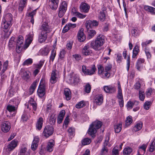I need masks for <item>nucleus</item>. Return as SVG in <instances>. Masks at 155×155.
<instances>
[{"mask_svg": "<svg viewBox=\"0 0 155 155\" xmlns=\"http://www.w3.org/2000/svg\"><path fill=\"white\" fill-rule=\"evenodd\" d=\"M102 124V122L100 121L96 120L93 122L90 126L88 130V134L92 137H94L97 130L100 128Z\"/></svg>", "mask_w": 155, "mask_h": 155, "instance_id": "1", "label": "nucleus"}, {"mask_svg": "<svg viewBox=\"0 0 155 155\" xmlns=\"http://www.w3.org/2000/svg\"><path fill=\"white\" fill-rule=\"evenodd\" d=\"M104 42V36L102 35H99L95 41H92L90 45L95 50H99L100 48L102 46Z\"/></svg>", "mask_w": 155, "mask_h": 155, "instance_id": "2", "label": "nucleus"}, {"mask_svg": "<svg viewBox=\"0 0 155 155\" xmlns=\"http://www.w3.org/2000/svg\"><path fill=\"white\" fill-rule=\"evenodd\" d=\"M46 83L44 79H41L38 90L39 96L41 97H43L45 94Z\"/></svg>", "mask_w": 155, "mask_h": 155, "instance_id": "3", "label": "nucleus"}, {"mask_svg": "<svg viewBox=\"0 0 155 155\" xmlns=\"http://www.w3.org/2000/svg\"><path fill=\"white\" fill-rule=\"evenodd\" d=\"M109 140V136H107L105 137V142L103 146V147L101 149L100 154L101 155H106L107 154L108 152V150L107 147V146L108 147L110 146V144H108V142Z\"/></svg>", "mask_w": 155, "mask_h": 155, "instance_id": "4", "label": "nucleus"}, {"mask_svg": "<svg viewBox=\"0 0 155 155\" xmlns=\"http://www.w3.org/2000/svg\"><path fill=\"white\" fill-rule=\"evenodd\" d=\"M53 131L54 128L53 127L48 125L45 127L42 135L45 137L47 138L53 134Z\"/></svg>", "mask_w": 155, "mask_h": 155, "instance_id": "5", "label": "nucleus"}, {"mask_svg": "<svg viewBox=\"0 0 155 155\" xmlns=\"http://www.w3.org/2000/svg\"><path fill=\"white\" fill-rule=\"evenodd\" d=\"M67 9V3L65 1H63L60 5L58 8V16L60 18L62 17Z\"/></svg>", "mask_w": 155, "mask_h": 155, "instance_id": "6", "label": "nucleus"}, {"mask_svg": "<svg viewBox=\"0 0 155 155\" xmlns=\"http://www.w3.org/2000/svg\"><path fill=\"white\" fill-rule=\"evenodd\" d=\"M82 71L85 74L88 75H91L94 74L96 70L95 66L93 65L90 69H87L85 66L82 67Z\"/></svg>", "mask_w": 155, "mask_h": 155, "instance_id": "7", "label": "nucleus"}, {"mask_svg": "<svg viewBox=\"0 0 155 155\" xmlns=\"http://www.w3.org/2000/svg\"><path fill=\"white\" fill-rule=\"evenodd\" d=\"M34 35V34L33 31H30L29 34L26 35V39L24 46V48L26 49L29 46L33 40Z\"/></svg>", "mask_w": 155, "mask_h": 155, "instance_id": "8", "label": "nucleus"}, {"mask_svg": "<svg viewBox=\"0 0 155 155\" xmlns=\"http://www.w3.org/2000/svg\"><path fill=\"white\" fill-rule=\"evenodd\" d=\"M1 128L2 131L4 133L8 132L11 128V124L8 121H4L2 123Z\"/></svg>", "mask_w": 155, "mask_h": 155, "instance_id": "9", "label": "nucleus"}, {"mask_svg": "<svg viewBox=\"0 0 155 155\" xmlns=\"http://www.w3.org/2000/svg\"><path fill=\"white\" fill-rule=\"evenodd\" d=\"M40 30H41V32H43L44 33H46V34H47V33L51 31L52 29L48 25V23L44 22L42 24Z\"/></svg>", "mask_w": 155, "mask_h": 155, "instance_id": "10", "label": "nucleus"}, {"mask_svg": "<svg viewBox=\"0 0 155 155\" xmlns=\"http://www.w3.org/2000/svg\"><path fill=\"white\" fill-rule=\"evenodd\" d=\"M104 91L107 93H113L116 91V89L114 85L105 86L103 87Z\"/></svg>", "mask_w": 155, "mask_h": 155, "instance_id": "11", "label": "nucleus"}, {"mask_svg": "<svg viewBox=\"0 0 155 155\" xmlns=\"http://www.w3.org/2000/svg\"><path fill=\"white\" fill-rule=\"evenodd\" d=\"M80 10L82 12L87 13L88 12L90 6L85 3H81L79 6Z\"/></svg>", "mask_w": 155, "mask_h": 155, "instance_id": "12", "label": "nucleus"}, {"mask_svg": "<svg viewBox=\"0 0 155 155\" xmlns=\"http://www.w3.org/2000/svg\"><path fill=\"white\" fill-rule=\"evenodd\" d=\"M91 53L92 51L90 49V47L88 45H86L81 51V54L84 56L89 55Z\"/></svg>", "mask_w": 155, "mask_h": 155, "instance_id": "13", "label": "nucleus"}, {"mask_svg": "<svg viewBox=\"0 0 155 155\" xmlns=\"http://www.w3.org/2000/svg\"><path fill=\"white\" fill-rule=\"evenodd\" d=\"M98 24V22L96 20L91 21V20H89L86 22L85 25L87 28H92L94 26H97Z\"/></svg>", "mask_w": 155, "mask_h": 155, "instance_id": "14", "label": "nucleus"}, {"mask_svg": "<svg viewBox=\"0 0 155 155\" xmlns=\"http://www.w3.org/2000/svg\"><path fill=\"white\" fill-rule=\"evenodd\" d=\"M59 0H49V6L53 10H56L58 7Z\"/></svg>", "mask_w": 155, "mask_h": 155, "instance_id": "15", "label": "nucleus"}, {"mask_svg": "<svg viewBox=\"0 0 155 155\" xmlns=\"http://www.w3.org/2000/svg\"><path fill=\"white\" fill-rule=\"evenodd\" d=\"M94 102L97 105H100L103 102V97L102 94H98L96 95L94 98Z\"/></svg>", "mask_w": 155, "mask_h": 155, "instance_id": "16", "label": "nucleus"}, {"mask_svg": "<svg viewBox=\"0 0 155 155\" xmlns=\"http://www.w3.org/2000/svg\"><path fill=\"white\" fill-rule=\"evenodd\" d=\"M84 29H80L78 34L77 37L78 41L80 42L84 41L86 37L83 32Z\"/></svg>", "mask_w": 155, "mask_h": 155, "instance_id": "17", "label": "nucleus"}, {"mask_svg": "<svg viewBox=\"0 0 155 155\" xmlns=\"http://www.w3.org/2000/svg\"><path fill=\"white\" fill-rule=\"evenodd\" d=\"M76 26V24H72L70 23L67 24L64 28L62 30V32L64 33H65L69 29L75 28Z\"/></svg>", "mask_w": 155, "mask_h": 155, "instance_id": "18", "label": "nucleus"}, {"mask_svg": "<svg viewBox=\"0 0 155 155\" xmlns=\"http://www.w3.org/2000/svg\"><path fill=\"white\" fill-rule=\"evenodd\" d=\"M47 34L44 33L43 32H41V33L38 35V41L40 43L44 42L47 38Z\"/></svg>", "mask_w": 155, "mask_h": 155, "instance_id": "19", "label": "nucleus"}, {"mask_svg": "<svg viewBox=\"0 0 155 155\" xmlns=\"http://www.w3.org/2000/svg\"><path fill=\"white\" fill-rule=\"evenodd\" d=\"M18 142V141L16 140H12L8 145V150L10 151L14 150L17 146Z\"/></svg>", "mask_w": 155, "mask_h": 155, "instance_id": "20", "label": "nucleus"}, {"mask_svg": "<svg viewBox=\"0 0 155 155\" xmlns=\"http://www.w3.org/2000/svg\"><path fill=\"white\" fill-rule=\"evenodd\" d=\"M2 26L3 31L5 32H7L11 26V24L10 23L6 22L4 21H3L2 23Z\"/></svg>", "mask_w": 155, "mask_h": 155, "instance_id": "21", "label": "nucleus"}, {"mask_svg": "<svg viewBox=\"0 0 155 155\" xmlns=\"http://www.w3.org/2000/svg\"><path fill=\"white\" fill-rule=\"evenodd\" d=\"M39 139L38 137H35L31 145V149L33 150H35L37 147L38 143L39 141Z\"/></svg>", "mask_w": 155, "mask_h": 155, "instance_id": "22", "label": "nucleus"}, {"mask_svg": "<svg viewBox=\"0 0 155 155\" xmlns=\"http://www.w3.org/2000/svg\"><path fill=\"white\" fill-rule=\"evenodd\" d=\"M54 142L53 140H51L48 142L47 147V151L51 152L52 151L54 146Z\"/></svg>", "mask_w": 155, "mask_h": 155, "instance_id": "23", "label": "nucleus"}, {"mask_svg": "<svg viewBox=\"0 0 155 155\" xmlns=\"http://www.w3.org/2000/svg\"><path fill=\"white\" fill-rule=\"evenodd\" d=\"M122 122H120L116 124L114 126V129L116 133H119L122 129Z\"/></svg>", "mask_w": 155, "mask_h": 155, "instance_id": "24", "label": "nucleus"}, {"mask_svg": "<svg viewBox=\"0 0 155 155\" xmlns=\"http://www.w3.org/2000/svg\"><path fill=\"white\" fill-rule=\"evenodd\" d=\"M43 122V118L41 117L39 118L36 124V127L38 130H40L41 129L42 127Z\"/></svg>", "mask_w": 155, "mask_h": 155, "instance_id": "25", "label": "nucleus"}, {"mask_svg": "<svg viewBox=\"0 0 155 155\" xmlns=\"http://www.w3.org/2000/svg\"><path fill=\"white\" fill-rule=\"evenodd\" d=\"M64 94L66 100H69L71 98V91L68 88H66L64 91Z\"/></svg>", "mask_w": 155, "mask_h": 155, "instance_id": "26", "label": "nucleus"}, {"mask_svg": "<svg viewBox=\"0 0 155 155\" xmlns=\"http://www.w3.org/2000/svg\"><path fill=\"white\" fill-rule=\"evenodd\" d=\"M12 20L13 18L11 14L8 13L5 16V19L3 21H4L5 22L11 23Z\"/></svg>", "mask_w": 155, "mask_h": 155, "instance_id": "27", "label": "nucleus"}, {"mask_svg": "<svg viewBox=\"0 0 155 155\" xmlns=\"http://www.w3.org/2000/svg\"><path fill=\"white\" fill-rule=\"evenodd\" d=\"M29 104L32 106L33 110L35 111L37 109V104L34 99L31 98L29 101Z\"/></svg>", "mask_w": 155, "mask_h": 155, "instance_id": "28", "label": "nucleus"}, {"mask_svg": "<svg viewBox=\"0 0 155 155\" xmlns=\"http://www.w3.org/2000/svg\"><path fill=\"white\" fill-rule=\"evenodd\" d=\"M132 122L133 119L131 116H129L127 117L125 120V127H127L129 126L132 123Z\"/></svg>", "mask_w": 155, "mask_h": 155, "instance_id": "29", "label": "nucleus"}, {"mask_svg": "<svg viewBox=\"0 0 155 155\" xmlns=\"http://www.w3.org/2000/svg\"><path fill=\"white\" fill-rule=\"evenodd\" d=\"M27 0H21L19 5L18 9L19 12H21L26 3Z\"/></svg>", "mask_w": 155, "mask_h": 155, "instance_id": "30", "label": "nucleus"}, {"mask_svg": "<svg viewBox=\"0 0 155 155\" xmlns=\"http://www.w3.org/2000/svg\"><path fill=\"white\" fill-rule=\"evenodd\" d=\"M139 51V47L136 45L135 46L133 51L132 58H136V56L137 55Z\"/></svg>", "mask_w": 155, "mask_h": 155, "instance_id": "31", "label": "nucleus"}, {"mask_svg": "<svg viewBox=\"0 0 155 155\" xmlns=\"http://www.w3.org/2000/svg\"><path fill=\"white\" fill-rule=\"evenodd\" d=\"M143 126V123L141 122L137 123L133 128V130L137 132L140 130Z\"/></svg>", "mask_w": 155, "mask_h": 155, "instance_id": "32", "label": "nucleus"}, {"mask_svg": "<svg viewBox=\"0 0 155 155\" xmlns=\"http://www.w3.org/2000/svg\"><path fill=\"white\" fill-rule=\"evenodd\" d=\"M56 119L55 115L54 114H52L49 117V123L51 125L54 124L55 122Z\"/></svg>", "mask_w": 155, "mask_h": 155, "instance_id": "33", "label": "nucleus"}, {"mask_svg": "<svg viewBox=\"0 0 155 155\" xmlns=\"http://www.w3.org/2000/svg\"><path fill=\"white\" fill-rule=\"evenodd\" d=\"M106 18L105 13L104 12H101L98 16V19L100 21L102 22L104 21Z\"/></svg>", "mask_w": 155, "mask_h": 155, "instance_id": "34", "label": "nucleus"}, {"mask_svg": "<svg viewBox=\"0 0 155 155\" xmlns=\"http://www.w3.org/2000/svg\"><path fill=\"white\" fill-rule=\"evenodd\" d=\"M49 52V51L48 48H45L42 49L40 51L41 54L43 56L47 55L48 54Z\"/></svg>", "mask_w": 155, "mask_h": 155, "instance_id": "35", "label": "nucleus"}, {"mask_svg": "<svg viewBox=\"0 0 155 155\" xmlns=\"http://www.w3.org/2000/svg\"><path fill=\"white\" fill-rule=\"evenodd\" d=\"M132 151V150L130 147H127L123 150L124 155H129Z\"/></svg>", "mask_w": 155, "mask_h": 155, "instance_id": "36", "label": "nucleus"}, {"mask_svg": "<svg viewBox=\"0 0 155 155\" xmlns=\"http://www.w3.org/2000/svg\"><path fill=\"white\" fill-rule=\"evenodd\" d=\"M145 10L150 12L152 13H155V8L148 6H146L144 7Z\"/></svg>", "mask_w": 155, "mask_h": 155, "instance_id": "37", "label": "nucleus"}, {"mask_svg": "<svg viewBox=\"0 0 155 155\" xmlns=\"http://www.w3.org/2000/svg\"><path fill=\"white\" fill-rule=\"evenodd\" d=\"M23 41L24 38L21 35L19 36L18 38L17 44L23 46Z\"/></svg>", "mask_w": 155, "mask_h": 155, "instance_id": "38", "label": "nucleus"}, {"mask_svg": "<svg viewBox=\"0 0 155 155\" xmlns=\"http://www.w3.org/2000/svg\"><path fill=\"white\" fill-rule=\"evenodd\" d=\"M7 109L9 112H14L17 109V108L9 104L7 106Z\"/></svg>", "mask_w": 155, "mask_h": 155, "instance_id": "39", "label": "nucleus"}, {"mask_svg": "<svg viewBox=\"0 0 155 155\" xmlns=\"http://www.w3.org/2000/svg\"><path fill=\"white\" fill-rule=\"evenodd\" d=\"M96 34V31L93 30H90L88 31V38L90 39L93 37Z\"/></svg>", "mask_w": 155, "mask_h": 155, "instance_id": "40", "label": "nucleus"}, {"mask_svg": "<svg viewBox=\"0 0 155 155\" xmlns=\"http://www.w3.org/2000/svg\"><path fill=\"white\" fill-rule=\"evenodd\" d=\"M91 142L90 139L86 138L82 140V144L83 145H86L89 144Z\"/></svg>", "mask_w": 155, "mask_h": 155, "instance_id": "41", "label": "nucleus"}, {"mask_svg": "<svg viewBox=\"0 0 155 155\" xmlns=\"http://www.w3.org/2000/svg\"><path fill=\"white\" fill-rule=\"evenodd\" d=\"M30 72L29 71H25L24 72L22 76L23 78L25 80H28L30 78L29 75Z\"/></svg>", "mask_w": 155, "mask_h": 155, "instance_id": "42", "label": "nucleus"}, {"mask_svg": "<svg viewBox=\"0 0 155 155\" xmlns=\"http://www.w3.org/2000/svg\"><path fill=\"white\" fill-rule=\"evenodd\" d=\"M85 102L84 101H81L76 105L75 107L79 109L85 106Z\"/></svg>", "mask_w": 155, "mask_h": 155, "instance_id": "43", "label": "nucleus"}, {"mask_svg": "<svg viewBox=\"0 0 155 155\" xmlns=\"http://www.w3.org/2000/svg\"><path fill=\"white\" fill-rule=\"evenodd\" d=\"M97 68L98 74L101 76L104 72V67L102 65H99L97 66Z\"/></svg>", "mask_w": 155, "mask_h": 155, "instance_id": "44", "label": "nucleus"}, {"mask_svg": "<svg viewBox=\"0 0 155 155\" xmlns=\"http://www.w3.org/2000/svg\"><path fill=\"white\" fill-rule=\"evenodd\" d=\"M151 102L150 101H147L145 102L143 105V107L144 109L148 110L150 108L151 105Z\"/></svg>", "mask_w": 155, "mask_h": 155, "instance_id": "45", "label": "nucleus"}, {"mask_svg": "<svg viewBox=\"0 0 155 155\" xmlns=\"http://www.w3.org/2000/svg\"><path fill=\"white\" fill-rule=\"evenodd\" d=\"M147 146V145L146 144H143L141 146L139 147V152H140L141 150H142L141 153L142 154H144L145 152Z\"/></svg>", "mask_w": 155, "mask_h": 155, "instance_id": "46", "label": "nucleus"}, {"mask_svg": "<svg viewBox=\"0 0 155 155\" xmlns=\"http://www.w3.org/2000/svg\"><path fill=\"white\" fill-rule=\"evenodd\" d=\"M145 96L144 91H139V98L142 101H144L145 99Z\"/></svg>", "mask_w": 155, "mask_h": 155, "instance_id": "47", "label": "nucleus"}, {"mask_svg": "<svg viewBox=\"0 0 155 155\" xmlns=\"http://www.w3.org/2000/svg\"><path fill=\"white\" fill-rule=\"evenodd\" d=\"M131 34L135 37L138 36L139 35L138 30L135 28L133 29L131 31Z\"/></svg>", "mask_w": 155, "mask_h": 155, "instance_id": "48", "label": "nucleus"}, {"mask_svg": "<svg viewBox=\"0 0 155 155\" xmlns=\"http://www.w3.org/2000/svg\"><path fill=\"white\" fill-rule=\"evenodd\" d=\"M138 103L139 102L137 101H135L134 103L131 101H129L127 103V107L128 108L131 109L132 108L134 104H136L137 105Z\"/></svg>", "mask_w": 155, "mask_h": 155, "instance_id": "49", "label": "nucleus"}, {"mask_svg": "<svg viewBox=\"0 0 155 155\" xmlns=\"http://www.w3.org/2000/svg\"><path fill=\"white\" fill-rule=\"evenodd\" d=\"M14 37H12L10 38L9 40L8 43V46L10 48H12L13 46V44L14 42Z\"/></svg>", "mask_w": 155, "mask_h": 155, "instance_id": "50", "label": "nucleus"}, {"mask_svg": "<svg viewBox=\"0 0 155 155\" xmlns=\"http://www.w3.org/2000/svg\"><path fill=\"white\" fill-rule=\"evenodd\" d=\"M118 94H119V96L120 97H122L121 93H122V92L121 87L119 81L118 82Z\"/></svg>", "mask_w": 155, "mask_h": 155, "instance_id": "51", "label": "nucleus"}, {"mask_svg": "<svg viewBox=\"0 0 155 155\" xmlns=\"http://www.w3.org/2000/svg\"><path fill=\"white\" fill-rule=\"evenodd\" d=\"M108 72L105 71V72H103L101 77L103 78H108L110 76V74Z\"/></svg>", "mask_w": 155, "mask_h": 155, "instance_id": "52", "label": "nucleus"}, {"mask_svg": "<svg viewBox=\"0 0 155 155\" xmlns=\"http://www.w3.org/2000/svg\"><path fill=\"white\" fill-rule=\"evenodd\" d=\"M121 95L122 97H120L119 96V94H118L117 95V97L119 99V104L121 107H123L124 105V101L122 93H121Z\"/></svg>", "mask_w": 155, "mask_h": 155, "instance_id": "53", "label": "nucleus"}, {"mask_svg": "<svg viewBox=\"0 0 155 155\" xmlns=\"http://www.w3.org/2000/svg\"><path fill=\"white\" fill-rule=\"evenodd\" d=\"M56 56V52L54 50L51 51V54L50 56V61H53Z\"/></svg>", "mask_w": 155, "mask_h": 155, "instance_id": "54", "label": "nucleus"}, {"mask_svg": "<svg viewBox=\"0 0 155 155\" xmlns=\"http://www.w3.org/2000/svg\"><path fill=\"white\" fill-rule=\"evenodd\" d=\"M91 90V86L89 84H87L85 87L84 91L87 93H89L90 92Z\"/></svg>", "mask_w": 155, "mask_h": 155, "instance_id": "55", "label": "nucleus"}, {"mask_svg": "<svg viewBox=\"0 0 155 155\" xmlns=\"http://www.w3.org/2000/svg\"><path fill=\"white\" fill-rule=\"evenodd\" d=\"M32 63V60L31 58H29L26 60L23 63L24 65H28L31 64Z\"/></svg>", "mask_w": 155, "mask_h": 155, "instance_id": "56", "label": "nucleus"}, {"mask_svg": "<svg viewBox=\"0 0 155 155\" xmlns=\"http://www.w3.org/2000/svg\"><path fill=\"white\" fill-rule=\"evenodd\" d=\"M23 46L18 45L17 44V46L16 48V51L17 53H19L21 52Z\"/></svg>", "mask_w": 155, "mask_h": 155, "instance_id": "57", "label": "nucleus"}, {"mask_svg": "<svg viewBox=\"0 0 155 155\" xmlns=\"http://www.w3.org/2000/svg\"><path fill=\"white\" fill-rule=\"evenodd\" d=\"M58 79V77H54L51 76L50 79V82L52 84H54L57 81Z\"/></svg>", "mask_w": 155, "mask_h": 155, "instance_id": "58", "label": "nucleus"}, {"mask_svg": "<svg viewBox=\"0 0 155 155\" xmlns=\"http://www.w3.org/2000/svg\"><path fill=\"white\" fill-rule=\"evenodd\" d=\"M73 42L71 41H68L66 45V48L68 50L71 49L72 46Z\"/></svg>", "mask_w": 155, "mask_h": 155, "instance_id": "59", "label": "nucleus"}, {"mask_svg": "<svg viewBox=\"0 0 155 155\" xmlns=\"http://www.w3.org/2000/svg\"><path fill=\"white\" fill-rule=\"evenodd\" d=\"M80 18H84L86 17V15H84L78 12L75 15Z\"/></svg>", "mask_w": 155, "mask_h": 155, "instance_id": "60", "label": "nucleus"}, {"mask_svg": "<svg viewBox=\"0 0 155 155\" xmlns=\"http://www.w3.org/2000/svg\"><path fill=\"white\" fill-rule=\"evenodd\" d=\"M68 132L70 135L72 136L74 133V129L71 127L68 130Z\"/></svg>", "mask_w": 155, "mask_h": 155, "instance_id": "61", "label": "nucleus"}, {"mask_svg": "<svg viewBox=\"0 0 155 155\" xmlns=\"http://www.w3.org/2000/svg\"><path fill=\"white\" fill-rule=\"evenodd\" d=\"M145 52L147 58L148 59H150L151 57V54L150 51L148 49H145Z\"/></svg>", "mask_w": 155, "mask_h": 155, "instance_id": "62", "label": "nucleus"}, {"mask_svg": "<svg viewBox=\"0 0 155 155\" xmlns=\"http://www.w3.org/2000/svg\"><path fill=\"white\" fill-rule=\"evenodd\" d=\"M73 75L74 78V79L75 80V84H76L80 81V80L79 78V76L78 75L76 74H74Z\"/></svg>", "mask_w": 155, "mask_h": 155, "instance_id": "63", "label": "nucleus"}, {"mask_svg": "<svg viewBox=\"0 0 155 155\" xmlns=\"http://www.w3.org/2000/svg\"><path fill=\"white\" fill-rule=\"evenodd\" d=\"M73 75H74V74H72V75L70 76L69 79V81L71 84H75V80L74 79V78Z\"/></svg>", "mask_w": 155, "mask_h": 155, "instance_id": "64", "label": "nucleus"}]
</instances>
